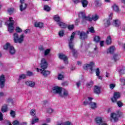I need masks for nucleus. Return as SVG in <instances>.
<instances>
[{"label":"nucleus","mask_w":125,"mask_h":125,"mask_svg":"<svg viewBox=\"0 0 125 125\" xmlns=\"http://www.w3.org/2000/svg\"><path fill=\"white\" fill-rule=\"evenodd\" d=\"M40 66L41 67V69H42L41 71V74L44 78H46L47 77V76L50 75V71L48 70H45V69H47V67H48V63H47V62H46L45 59L43 58L42 59Z\"/></svg>","instance_id":"1"},{"label":"nucleus","mask_w":125,"mask_h":125,"mask_svg":"<svg viewBox=\"0 0 125 125\" xmlns=\"http://www.w3.org/2000/svg\"><path fill=\"white\" fill-rule=\"evenodd\" d=\"M14 36V42L15 43H22L24 42V34H21L19 38V36L17 33H14L13 34Z\"/></svg>","instance_id":"2"},{"label":"nucleus","mask_w":125,"mask_h":125,"mask_svg":"<svg viewBox=\"0 0 125 125\" xmlns=\"http://www.w3.org/2000/svg\"><path fill=\"white\" fill-rule=\"evenodd\" d=\"M3 48L5 50H7L9 48V51L12 55H13V54H15V49H14L13 46L10 45L9 42L6 43V44L3 46Z\"/></svg>","instance_id":"3"},{"label":"nucleus","mask_w":125,"mask_h":125,"mask_svg":"<svg viewBox=\"0 0 125 125\" xmlns=\"http://www.w3.org/2000/svg\"><path fill=\"white\" fill-rule=\"evenodd\" d=\"M9 20L10 23L8 24V31L9 33H13L14 31V20H12V18H9Z\"/></svg>","instance_id":"4"},{"label":"nucleus","mask_w":125,"mask_h":125,"mask_svg":"<svg viewBox=\"0 0 125 125\" xmlns=\"http://www.w3.org/2000/svg\"><path fill=\"white\" fill-rule=\"evenodd\" d=\"M111 118L114 119V122H118L119 119L118 117L120 118L123 116V113L122 112L118 111L117 112V113H112L111 114Z\"/></svg>","instance_id":"5"},{"label":"nucleus","mask_w":125,"mask_h":125,"mask_svg":"<svg viewBox=\"0 0 125 125\" xmlns=\"http://www.w3.org/2000/svg\"><path fill=\"white\" fill-rule=\"evenodd\" d=\"M25 0H20V3H21L20 5V11H24V10H25L28 7V4L25 3Z\"/></svg>","instance_id":"6"},{"label":"nucleus","mask_w":125,"mask_h":125,"mask_svg":"<svg viewBox=\"0 0 125 125\" xmlns=\"http://www.w3.org/2000/svg\"><path fill=\"white\" fill-rule=\"evenodd\" d=\"M62 87L56 86L52 88V92L53 93H57L60 96L62 93Z\"/></svg>","instance_id":"7"},{"label":"nucleus","mask_w":125,"mask_h":125,"mask_svg":"<svg viewBox=\"0 0 125 125\" xmlns=\"http://www.w3.org/2000/svg\"><path fill=\"white\" fill-rule=\"evenodd\" d=\"M75 35H76V33L75 32H73L71 35L70 39L69 41L68 47H70V48H72L73 46H75V43H74V42L73 41L74 38H75Z\"/></svg>","instance_id":"8"},{"label":"nucleus","mask_w":125,"mask_h":125,"mask_svg":"<svg viewBox=\"0 0 125 125\" xmlns=\"http://www.w3.org/2000/svg\"><path fill=\"white\" fill-rule=\"evenodd\" d=\"M93 66H94V63H93V62H90L89 64H84L83 66V69H84V70L90 69L91 72H92V71H93Z\"/></svg>","instance_id":"9"},{"label":"nucleus","mask_w":125,"mask_h":125,"mask_svg":"<svg viewBox=\"0 0 125 125\" xmlns=\"http://www.w3.org/2000/svg\"><path fill=\"white\" fill-rule=\"evenodd\" d=\"M121 97V94L118 92H115L114 93V96L112 98H111V100L113 103H116L118 99Z\"/></svg>","instance_id":"10"},{"label":"nucleus","mask_w":125,"mask_h":125,"mask_svg":"<svg viewBox=\"0 0 125 125\" xmlns=\"http://www.w3.org/2000/svg\"><path fill=\"white\" fill-rule=\"evenodd\" d=\"M78 34L80 36L81 40H86L88 38L87 34L83 31H78Z\"/></svg>","instance_id":"11"},{"label":"nucleus","mask_w":125,"mask_h":125,"mask_svg":"<svg viewBox=\"0 0 125 125\" xmlns=\"http://www.w3.org/2000/svg\"><path fill=\"white\" fill-rule=\"evenodd\" d=\"M5 85V77L3 74L0 76V87L3 88Z\"/></svg>","instance_id":"12"},{"label":"nucleus","mask_w":125,"mask_h":125,"mask_svg":"<svg viewBox=\"0 0 125 125\" xmlns=\"http://www.w3.org/2000/svg\"><path fill=\"white\" fill-rule=\"evenodd\" d=\"M59 58L63 60L65 64H68V58L63 54H59Z\"/></svg>","instance_id":"13"},{"label":"nucleus","mask_w":125,"mask_h":125,"mask_svg":"<svg viewBox=\"0 0 125 125\" xmlns=\"http://www.w3.org/2000/svg\"><path fill=\"white\" fill-rule=\"evenodd\" d=\"M99 19V17L97 14H95L94 15H92V17L89 16V18L88 19V21L89 22H92L93 21H97L98 19Z\"/></svg>","instance_id":"14"},{"label":"nucleus","mask_w":125,"mask_h":125,"mask_svg":"<svg viewBox=\"0 0 125 125\" xmlns=\"http://www.w3.org/2000/svg\"><path fill=\"white\" fill-rule=\"evenodd\" d=\"M92 100H93V98L88 97V100H85V101L83 102V105L87 106V105H89V106H90V104H91Z\"/></svg>","instance_id":"15"},{"label":"nucleus","mask_w":125,"mask_h":125,"mask_svg":"<svg viewBox=\"0 0 125 125\" xmlns=\"http://www.w3.org/2000/svg\"><path fill=\"white\" fill-rule=\"evenodd\" d=\"M81 15L83 20H86V21H88V18L89 16H86L85 13L83 12H81L79 14V17Z\"/></svg>","instance_id":"16"},{"label":"nucleus","mask_w":125,"mask_h":125,"mask_svg":"<svg viewBox=\"0 0 125 125\" xmlns=\"http://www.w3.org/2000/svg\"><path fill=\"white\" fill-rule=\"evenodd\" d=\"M94 92L96 94H100L101 93V88L97 85H95L94 87Z\"/></svg>","instance_id":"17"},{"label":"nucleus","mask_w":125,"mask_h":125,"mask_svg":"<svg viewBox=\"0 0 125 125\" xmlns=\"http://www.w3.org/2000/svg\"><path fill=\"white\" fill-rule=\"evenodd\" d=\"M75 46H73L72 48L71 47H69V49H70V50H72V53H73V56L74 57H75V58H77V57H78V51H77V50H76V49L75 48H74Z\"/></svg>","instance_id":"18"},{"label":"nucleus","mask_w":125,"mask_h":125,"mask_svg":"<svg viewBox=\"0 0 125 125\" xmlns=\"http://www.w3.org/2000/svg\"><path fill=\"white\" fill-rule=\"evenodd\" d=\"M97 125H101L103 124V121L101 117H96L95 119Z\"/></svg>","instance_id":"19"},{"label":"nucleus","mask_w":125,"mask_h":125,"mask_svg":"<svg viewBox=\"0 0 125 125\" xmlns=\"http://www.w3.org/2000/svg\"><path fill=\"white\" fill-rule=\"evenodd\" d=\"M60 96L62 98H65V97H68V96H69V92H68V91L67 90H64L63 91V94L61 93Z\"/></svg>","instance_id":"20"},{"label":"nucleus","mask_w":125,"mask_h":125,"mask_svg":"<svg viewBox=\"0 0 125 125\" xmlns=\"http://www.w3.org/2000/svg\"><path fill=\"white\" fill-rule=\"evenodd\" d=\"M58 25L62 29H66L67 27V24L61 21L58 22Z\"/></svg>","instance_id":"21"},{"label":"nucleus","mask_w":125,"mask_h":125,"mask_svg":"<svg viewBox=\"0 0 125 125\" xmlns=\"http://www.w3.org/2000/svg\"><path fill=\"white\" fill-rule=\"evenodd\" d=\"M25 84L30 87H34L35 86V83L32 81H26Z\"/></svg>","instance_id":"22"},{"label":"nucleus","mask_w":125,"mask_h":125,"mask_svg":"<svg viewBox=\"0 0 125 125\" xmlns=\"http://www.w3.org/2000/svg\"><path fill=\"white\" fill-rule=\"evenodd\" d=\"M115 49L116 48H115V46H112L109 47V48L108 49L107 53H110V54H113L115 51Z\"/></svg>","instance_id":"23"},{"label":"nucleus","mask_w":125,"mask_h":125,"mask_svg":"<svg viewBox=\"0 0 125 125\" xmlns=\"http://www.w3.org/2000/svg\"><path fill=\"white\" fill-rule=\"evenodd\" d=\"M105 43L107 45H110V44H111V43H112V38H111V36H107V38L105 41Z\"/></svg>","instance_id":"24"},{"label":"nucleus","mask_w":125,"mask_h":125,"mask_svg":"<svg viewBox=\"0 0 125 125\" xmlns=\"http://www.w3.org/2000/svg\"><path fill=\"white\" fill-rule=\"evenodd\" d=\"M34 26L36 28H42L43 27V23L42 22H35Z\"/></svg>","instance_id":"25"},{"label":"nucleus","mask_w":125,"mask_h":125,"mask_svg":"<svg viewBox=\"0 0 125 125\" xmlns=\"http://www.w3.org/2000/svg\"><path fill=\"white\" fill-rule=\"evenodd\" d=\"M121 58V55L119 54H115L113 55V60H114L115 62H117L119 59Z\"/></svg>","instance_id":"26"},{"label":"nucleus","mask_w":125,"mask_h":125,"mask_svg":"<svg viewBox=\"0 0 125 125\" xmlns=\"http://www.w3.org/2000/svg\"><path fill=\"white\" fill-rule=\"evenodd\" d=\"M7 104H4L1 108V111L2 113H5L7 111Z\"/></svg>","instance_id":"27"},{"label":"nucleus","mask_w":125,"mask_h":125,"mask_svg":"<svg viewBox=\"0 0 125 125\" xmlns=\"http://www.w3.org/2000/svg\"><path fill=\"white\" fill-rule=\"evenodd\" d=\"M81 3H82L83 7H86L88 4V1L87 0H81Z\"/></svg>","instance_id":"28"},{"label":"nucleus","mask_w":125,"mask_h":125,"mask_svg":"<svg viewBox=\"0 0 125 125\" xmlns=\"http://www.w3.org/2000/svg\"><path fill=\"white\" fill-rule=\"evenodd\" d=\"M53 20L56 21V22H58V23H59V22H60V17H59V16H58V15H56L55 16H54L53 17Z\"/></svg>","instance_id":"29"},{"label":"nucleus","mask_w":125,"mask_h":125,"mask_svg":"<svg viewBox=\"0 0 125 125\" xmlns=\"http://www.w3.org/2000/svg\"><path fill=\"white\" fill-rule=\"evenodd\" d=\"M57 125H73L70 121H66L64 123L57 124Z\"/></svg>","instance_id":"30"},{"label":"nucleus","mask_w":125,"mask_h":125,"mask_svg":"<svg viewBox=\"0 0 125 125\" xmlns=\"http://www.w3.org/2000/svg\"><path fill=\"white\" fill-rule=\"evenodd\" d=\"M100 40H101L100 37L98 36H95L94 37L93 41L94 42H95L98 43L99 42H100Z\"/></svg>","instance_id":"31"},{"label":"nucleus","mask_w":125,"mask_h":125,"mask_svg":"<svg viewBox=\"0 0 125 125\" xmlns=\"http://www.w3.org/2000/svg\"><path fill=\"white\" fill-rule=\"evenodd\" d=\"M104 27H105L106 28L109 27L111 25V21H110V20L107 19L106 20V21L104 23Z\"/></svg>","instance_id":"32"},{"label":"nucleus","mask_w":125,"mask_h":125,"mask_svg":"<svg viewBox=\"0 0 125 125\" xmlns=\"http://www.w3.org/2000/svg\"><path fill=\"white\" fill-rule=\"evenodd\" d=\"M90 107L91 109H96V108H97L96 103H92V102H91Z\"/></svg>","instance_id":"33"},{"label":"nucleus","mask_w":125,"mask_h":125,"mask_svg":"<svg viewBox=\"0 0 125 125\" xmlns=\"http://www.w3.org/2000/svg\"><path fill=\"white\" fill-rule=\"evenodd\" d=\"M112 8L114 11H116V12H119V11H120V8H119V6L116 4L112 6Z\"/></svg>","instance_id":"34"},{"label":"nucleus","mask_w":125,"mask_h":125,"mask_svg":"<svg viewBox=\"0 0 125 125\" xmlns=\"http://www.w3.org/2000/svg\"><path fill=\"white\" fill-rule=\"evenodd\" d=\"M50 7L47 5H44V10L47 11V12H49L50 11Z\"/></svg>","instance_id":"35"},{"label":"nucleus","mask_w":125,"mask_h":125,"mask_svg":"<svg viewBox=\"0 0 125 125\" xmlns=\"http://www.w3.org/2000/svg\"><path fill=\"white\" fill-rule=\"evenodd\" d=\"M7 12L9 14H12L13 12H14V8H9L7 9Z\"/></svg>","instance_id":"36"},{"label":"nucleus","mask_w":125,"mask_h":125,"mask_svg":"<svg viewBox=\"0 0 125 125\" xmlns=\"http://www.w3.org/2000/svg\"><path fill=\"white\" fill-rule=\"evenodd\" d=\"M117 106L119 107V108H122V107L124 106V104H123V103L121 102V101H119L117 102Z\"/></svg>","instance_id":"37"},{"label":"nucleus","mask_w":125,"mask_h":125,"mask_svg":"<svg viewBox=\"0 0 125 125\" xmlns=\"http://www.w3.org/2000/svg\"><path fill=\"white\" fill-rule=\"evenodd\" d=\"M39 121H40V119L38 118H37L35 119H33L32 121H31V124L32 125H35L36 123L39 122Z\"/></svg>","instance_id":"38"},{"label":"nucleus","mask_w":125,"mask_h":125,"mask_svg":"<svg viewBox=\"0 0 125 125\" xmlns=\"http://www.w3.org/2000/svg\"><path fill=\"white\" fill-rule=\"evenodd\" d=\"M93 81H90L89 83H88L86 84L87 87H92L93 85Z\"/></svg>","instance_id":"39"},{"label":"nucleus","mask_w":125,"mask_h":125,"mask_svg":"<svg viewBox=\"0 0 125 125\" xmlns=\"http://www.w3.org/2000/svg\"><path fill=\"white\" fill-rule=\"evenodd\" d=\"M15 31L16 33H22V32H23V31H22V29L18 26L16 27Z\"/></svg>","instance_id":"40"},{"label":"nucleus","mask_w":125,"mask_h":125,"mask_svg":"<svg viewBox=\"0 0 125 125\" xmlns=\"http://www.w3.org/2000/svg\"><path fill=\"white\" fill-rule=\"evenodd\" d=\"M95 1L97 6H101V5H102V3H101L100 0H96Z\"/></svg>","instance_id":"41"},{"label":"nucleus","mask_w":125,"mask_h":125,"mask_svg":"<svg viewBox=\"0 0 125 125\" xmlns=\"http://www.w3.org/2000/svg\"><path fill=\"white\" fill-rule=\"evenodd\" d=\"M67 27L68 28V30H69V31H72V30H74V28H75V26L74 24H72L69 25L68 26H67Z\"/></svg>","instance_id":"42"},{"label":"nucleus","mask_w":125,"mask_h":125,"mask_svg":"<svg viewBox=\"0 0 125 125\" xmlns=\"http://www.w3.org/2000/svg\"><path fill=\"white\" fill-rule=\"evenodd\" d=\"M113 23H114L115 27H119V26H120L119 21L118 20L114 21Z\"/></svg>","instance_id":"43"},{"label":"nucleus","mask_w":125,"mask_h":125,"mask_svg":"<svg viewBox=\"0 0 125 125\" xmlns=\"http://www.w3.org/2000/svg\"><path fill=\"white\" fill-rule=\"evenodd\" d=\"M36 110L35 109H31V111H30V115L31 116H36Z\"/></svg>","instance_id":"44"},{"label":"nucleus","mask_w":125,"mask_h":125,"mask_svg":"<svg viewBox=\"0 0 125 125\" xmlns=\"http://www.w3.org/2000/svg\"><path fill=\"white\" fill-rule=\"evenodd\" d=\"M89 32H90V33H92V34L95 33V31H94V28L93 27L89 28Z\"/></svg>","instance_id":"45"},{"label":"nucleus","mask_w":125,"mask_h":125,"mask_svg":"<svg viewBox=\"0 0 125 125\" xmlns=\"http://www.w3.org/2000/svg\"><path fill=\"white\" fill-rule=\"evenodd\" d=\"M12 125H20V123L19 122V121H18L17 120H15L12 122Z\"/></svg>","instance_id":"46"},{"label":"nucleus","mask_w":125,"mask_h":125,"mask_svg":"<svg viewBox=\"0 0 125 125\" xmlns=\"http://www.w3.org/2000/svg\"><path fill=\"white\" fill-rule=\"evenodd\" d=\"M59 36L61 37V38H62L63 36H64V31L63 30H61L59 32Z\"/></svg>","instance_id":"47"},{"label":"nucleus","mask_w":125,"mask_h":125,"mask_svg":"<svg viewBox=\"0 0 125 125\" xmlns=\"http://www.w3.org/2000/svg\"><path fill=\"white\" fill-rule=\"evenodd\" d=\"M25 78H26L25 74H21V75H20L19 80L24 79Z\"/></svg>","instance_id":"48"},{"label":"nucleus","mask_w":125,"mask_h":125,"mask_svg":"<svg viewBox=\"0 0 125 125\" xmlns=\"http://www.w3.org/2000/svg\"><path fill=\"white\" fill-rule=\"evenodd\" d=\"M10 115L12 118H15V111L11 110Z\"/></svg>","instance_id":"49"},{"label":"nucleus","mask_w":125,"mask_h":125,"mask_svg":"<svg viewBox=\"0 0 125 125\" xmlns=\"http://www.w3.org/2000/svg\"><path fill=\"white\" fill-rule=\"evenodd\" d=\"M27 76H28V77L34 76V73H33L32 72L30 71H28L27 72Z\"/></svg>","instance_id":"50"},{"label":"nucleus","mask_w":125,"mask_h":125,"mask_svg":"<svg viewBox=\"0 0 125 125\" xmlns=\"http://www.w3.org/2000/svg\"><path fill=\"white\" fill-rule=\"evenodd\" d=\"M50 52V49H47L44 51V55L45 56H46V55H48V54Z\"/></svg>","instance_id":"51"},{"label":"nucleus","mask_w":125,"mask_h":125,"mask_svg":"<svg viewBox=\"0 0 125 125\" xmlns=\"http://www.w3.org/2000/svg\"><path fill=\"white\" fill-rule=\"evenodd\" d=\"M96 76H99V75H100V70H99V68H97L96 69Z\"/></svg>","instance_id":"52"},{"label":"nucleus","mask_w":125,"mask_h":125,"mask_svg":"<svg viewBox=\"0 0 125 125\" xmlns=\"http://www.w3.org/2000/svg\"><path fill=\"white\" fill-rule=\"evenodd\" d=\"M116 86V85L114 83H111L109 85V87L110 89H114V88Z\"/></svg>","instance_id":"53"},{"label":"nucleus","mask_w":125,"mask_h":125,"mask_svg":"<svg viewBox=\"0 0 125 125\" xmlns=\"http://www.w3.org/2000/svg\"><path fill=\"white\" fill-rule=\"evenodd\" d=\"M64 78V76L61 74H59L58 77V80H62Z\"/></svg>","instance_id":"54"},{"label":"nucleus","mask_w":125,"mask_h":125,"mask_svg":"<svg viewBox=\"0 0 125 125\" xmlns=\"http://www.w3.org/2000/svg\"><path fill=\"white\" fill-rule=\"evenodd\" d=\"M47 113H48L49 114H51V113H52L53 112V109H51V108H48L47 109Z\"/></svg>","instance_id":"55"},{"label":"nucleus","mask_w":125,"mask_h":125,"mask_svg":"<svg viewBox=\"0 0 125 125\" xmlns=\"http://www.w3.org/2000/svg\"><path fill=\"white\" fill-rule=\"evenodd\" d=\"M62 86H67V85H68V82H64L62 83Z\"/></svg>","instance_id":"56"},{"label":"nucleus","mask_w":125,"mask_h":125,"mask_svg":"<svg viewBox=\"0 0 125 125\" xmlns=\"http://www.w3.org/2000/svg\"><path fill=\"white\" fill-rule=\"evenodd\" d=\"M74 2L75 4H78V3L81 2V0H74Z\"/></svg>","instance_id":"57"},{"label":"nucleus","mask_w":125,"mask_h":125,"mask_svg":"<svg viewBox=\"0 0 125 125\" xmlns=\"http://www.w3.org/2000/svg\"><path fill=\"white\" fill-rule=\"evenodd\" d=\"M81 84H82L81 83V81H79L77 83H76V85L77 87H80V86H81Z\"/></svg>","instance_id":"58"},{"label":"nucleus","mask_w":125,"mask_h":125,"mask_svg":"<svg viewBox=\"0 0 125 125\" xmlns=\"http://www.w3.org/2000/svg\"><path fill=\"white\" fill-rule=\"evenodd\" d=\"M2 120H3V115L2 113L0 112V121H2Z\"/></svg>","instance_id":"59"},{"label":"nucleus","mask_w":125,"mask_h":125,"mask_svg":"<svg viewBox=\"0 0 125 125\" xmlns=\"http://www.w3.org/2000/svg\"><path fill=\"white\" fill-rule=\"evenodd\" d=\"M80 23V19H76L75 21V24L76 25H78Z\"/></svg>","instance_id":"60"},{"label":"nucleus","mask_w":125,"mask_h":125,"mask_svg":"<svg viewBox=\"0 0 125 125\" xmlns=\"http://www.w3.org/2000/svg\"><path fill=\"white\" fill-rule=\"evenodd\" d=\"M104 41H102L100 42V44L101 46L102 47L104 46Z\"/></svg>","instance_id":"61"},{"label":"nucleus","mask_w":125,"mask_h":125,"mask_svg":"<svg viewBox=\"0 0 125 125\" xmlns=\"http://www.w3.org/2000/svg\"><path fill=\"white\" fill-rule=\"evenodd\" d=\"M109 18L107 20H110V21L112 20V18H113V14L112 13L110 14V15L109 16Z\"/></svg>","instance_id":"62"},{"label":"nucleus","mask_w":125,"mask_h":125,"mask_svg":"<svg viewBox=\"0 0 125 125\" xmlns=\"http://www.w3.org/2000/svg\"><path fill=\"white\" fill-rule=\"evenodd\" d=\"M3 96H4V94L3 93V92H0V97H2Z\"/></svg>","instance_id":"63"},{"label":"nucleus","mask_w":125,"mask_h":125,"mask_svg":"<svg viewBox=\"0 0 125 125\" xmlns=\"http://www.w3.org/2000/svg\"><path fill=\"white\" fill-rule=\"evenodd\" d=\"M29 31H30V30L29 29H26L24 31V33L25 34H28V32H29Z\"/></svg>","instance_id":"64"}]
</instances>
